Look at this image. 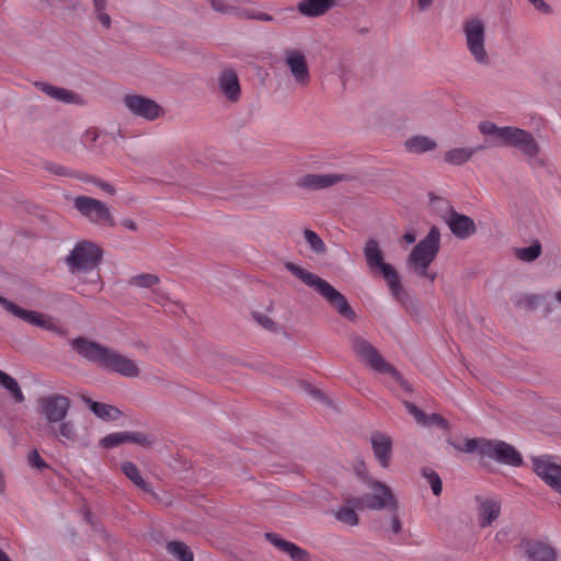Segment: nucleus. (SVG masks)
Instances as JSON below:
<instances>
[{
    "mask_svg": "<svg viewBox=\"0 0 561 561\" xmlns=\"http://www.w3.org/2000/svg\"><path fill=\"white\" fill-rule=\"evenodd\" d=\"M37 413L45 420V432L47 436L66 444L79 439V431L68 413L71 400L61 393H49L42 396L36 401Z\"/></svg>",
    "mask_w": 561,
    "mask_h": 561,
    "instance_id": "f257e3e1",
    "label": "nucleus"
},
{
    "mask_svg": "<svg viewBox=\"0 0 561 561\" xmlns=\"http://www.w3.org/2000/svg\"><path fill=\"white\" fill-rule=\"evenodd\" d=\"M70 345L84 359L126 378L140 376L137 363L124 354L83 336L70 341Z\"/></svg>",
    "mask_w": 561,
    "mask_h": 561,
    "instance_id": "f03ea898",
    "label": "nucleus"
},
{
    "mask_svg": "<svg viewBox=\"0 0 561 561\" xmlns=\"http://www.w3.org/2000/svg\"><path fill=\"white\" fill-rule=\"evenodd\" d=\"M363 251L368 268L382 274L393 298L408 310L416 309V302L404 290L397 270L383 261L379 242L376 239L367 240Z\"/></svg>",
    "mask_w": 561,
    "mask_h": 561,
    "instance_id": "7ed1b4c3",
    "label": "nucleus"
},
{
    "mask_svg": "<svg viewBox=\"0 0 561 561\" xmlns=\"http://www.w3.org/2000/svg\"><path fill=\"white\" fill-rule=\"evenodd\" d=\"M285 268L319 294L341 317L350 321L356 320V313L345 296L325 279L293 262H286Z\"/></svg>",
    "mask_w": 561,
    "mask_h": 561,
    "instance_id": "20e7f679",
    "label": "nucleus"
},
{
    "mask_svg": "<svg viewBox=\"0 0 561 561\" xmlns=\"http://www.w3.org/2000/svg\"><path fill=\"white\" fill-rule=\"evenodd\" d=\"M439 249L440 232L437 227L433 226L426 237L420 240L408 255L405 262L408 271L419 277L434 282L437 272L430 271L428 267L436 259Z\"/></svg>",
    "mask_w": 561,
    "mask_h": 561,
    "instance_id": "39448f33",
    "label": "nucleus"
},
{
    "mask_svg": "<svg viewBox=\"0 0 561 561\" xmlns=\"http://www.w3.org/2000/svg\"><path fill=\"white\" fill-rule=\"evenodd\" d=\"M350 339L352 351L366 366L377 373L391 376L404 390L412 391L409 382L369 341L358 334H353Z\"/></svg>",
    "mask_w": 561,
    "mask_h": 561,
    "instance_id": "423d86ee",
    "label": "nucleus"
},
{
    "mask_svg": "<svg viewBox=\"0 0 561 561\" xmlns=\"http://www.w3.org/2000/svg\"><path fill=\"white\" fill-rule=\"evenodd\" d=\"M465 45L472 59L480 66L491 64V55L486 48V25L485 22L472 16L462 23Z\"/></svg>",
    "mask_w": 561,
    "mask_h": 561,
    "instance_id": "0eeeda50",
    "label": "nucleus"
},
{
    "mask_svg": "<svg viewBox=\"0 0 561 561\" xmlns=\"http://www.w3.org/2000/svg\"><path fill=\"white\" fill-rule=\"evenodd\" d=\"M366 485L371 490V493L359 497H350L351 504L362 505L363 508L371 511H399V500L389 485L376 479H368Z\"/></svg>",
    "mask_w": 561,
    "mask_h": 561,
    "instance_id": "6e6552de",
    "label": "nucleus"
},
{
    "mask_svg": "<svg viewBox=\"0 0 561 561\" xmlns=\"http://www.w3.org/2000/svg\"><path fill=\"white\" fill-rule=\"evenodd\" d=\"M72 207L92 225L110 228L116 225L111 207L101 199L78 195L72 198Z\"/></svg>",
    "mask_w": 561,
    "mask_h": 561,
    "instance_id": "1a4fd4ad",
    "label": "nucleus"
},
{
    "mask_svg": "<svg viewBox=\"0 0 561 561\" xmlns=\"http://www.w3.org/2000/svg\"><path fill=\"white\" fill-rule=\"evenodd\" d=\"M103 251L94 242L82 240L78 242L66 257V264L71 273L89 272L102 261Z\"/></svg>",
    "mask_w": 561,
    "mask_h": 561,
    "instance_id": "9d476101",
    "label": "nucleus"
},
{
    "mask_svg": "<svg viewBox=\"0 0 561 561\" xmlns=\"http://www.w3.org/2000/svg\"><path fill=\"white\" fill-rule=\"evenodd\" d=\"M0 305L14 317L42 329L58 332L59 328L49 314L24 309L13 301L0 296Z\"/></svg>",
    "mask_w": 561,
    "mask_h": 561,
    "instance_id": "9b49d317",
    "label": "nucleus"
},
{
    "mask_svg": "<svg viewBox=\"0 0 561 561\" xmlns=\"http://www.w3.org/2000/svg\"><path fill=\"white\" fill-rule=\"evenodd\" d=\"M123 104L130 114L146 121H156L164 115V110L160 104L144 95L126 94L123 98Z\"/></svg>",
    "mask_w": 561,
    "mask_h": 561,
    "instance_id": "f8f14e48",
    "label": "nucleus"
},
{
    "mask_svg": "<svg viewBox=\"0 0 561 561\" xmlns=\"http://www.w3.org/2000/svg\"><path fill=\"white\" fill-rule=\"evenodd\" d=\"M503 147H513L524 156L535 158L540 152V146L527 130L511 126Z\"/></svg>",
    "mask_w": 561,
    "mask_h": 561,
    "instance_id": "ddd939ff",
    "label": "nucleus"
},
{
    "mask_svg": "<svg viewBox=\"0 0 561 561\" xmlns=\"http://www.w3.org/2000/svg\"><path fill=\"white\" fill-rule=\"evenodd\" d=\"M484 457L514 467H519L523 463V458L515 447L503 440L488 439Z\"/></svg>",
    "mask_w": 561,
    "mask_h": 561,
    "instance_id": "4468645a",
    "label": "nucleus"
},
{
    "mask_svg": "<svg viewBox=\"0 0 561 561\" xmlns=\"http://www.w3.org/2000/svg\"><path fill=\"white\" fill-rule=\"evenodd\" d=\"M285 65L290 70L295 82L300 87H306L310 81V72L305 54L298 49H286L284 51Z\"/></svg>",
    "mask_w": 561,
    "mask_h": 561,
    "instance_id": "2eb2a0df",
    "label": "nucleus"
},
{
    "mask_svg": "<svg viewBox=\"0 0 561 561\" xmlns=\"http://www.w3.org/2000/svg\"><path fill=\"white\" fill-rule=\"evenodd\" d=\"M535 472L554 491L561 494V463L551 457L534 459Z\"/></svg>",
    "mask_w": 561,
    "mask_h": 561,
    "instance_id": "dca6fc26",
    "label": "nucleus"
},
{
    "mask_svg": "<svg viewBox=\"0 0 561 561\" xmlns=\"http://www.w3.org/2000/svg\"><path fill=\"white\" fill-rule=\"evenodd\" d=\"M220 95L230 103H237L241 99V87L237 72L232 69L222 70L217 79Z\"/></svg>",
    "mask_w": 561,
    "mask_h": 561,
    "instance_id": "f3484780",
    "label": "nucleus"
},
{
    "mask_svg": "<svg viewBox=\"0 0 561 561\" xmlns=\"http://www.w3.org/2000/svg\"><path fill=\"white\" fill-rule=\"evenodd\" d=\"M474 501L477 503L479 525L481 527L491 526L501 514V502L495 497L485 495H477Z\"/></svg>",
    "mask_w": 561,
    "mask_h": 561,
    "instance_id": "a211bd4d",
    "label": "nucleus"
},
{
    "mask_svg": "<svg viewBox=\"0 0 561 561\" xmlns=\"http://www.w3.org/2000/svg\"><path fill=\"white\" fill-rule=\"evenodd\" d=\"M444 220L450 231L459 239H467L477 232V226L473 219L454 209L449 210L444 217Z\"/></svg>",
    "mask_w": 561,
    "mask_h": 561,
    "instance_id": "6ab92c4d",
    "label": "nucleus"
},
{
    "mask_svg": "<svg viewBox=\"0 0 561 561\" xmlns=\"http://www.w3.org/2000/svg\"><path fill=\"white\" fill-rule=\"evenodd\" d=\"M346 176L343 174H306L298 179L297 186L308 191H318L331 187L337 183L345 181Z\"/></svg>",
    "mask_w": 561,
    "mask_h": 561,
    "instance_id": "aec40b11",
    "label": "nucleus"
},
{
    "mask_svg": "<svg viewBox=\"0 0 561 561\" xmlns=\"http://www.w3.org/2000/svg\"><path fill=\"white\" fill-rule=\"evenodd\" d=\"M371 449L375 458L382 468H388L392 454V439L381 432H374L370 436Z\"/></svg>",
    "mask_w": 561,
    "mask_h": 561,
    "instance_id": "412c9836",
    "label": "nucleus"
},
{
    "mask_svg": "<svg viewBox=\"0 0 561 561\" xmlns=\"http://www.w3.org/2000/svg\"><path fill=\"white\" fill-rule=\"evenodd\" d=\"M265 538L279 551L286 553L293 561H311L310 554L307 550L300 548L294 542L283 539L275 533H266Z\"/></svg>",
    "mask_w": 561,
    "mask_h": 561,
    "instance_id": "4be33fe9",
    "label": "nucleus"
},
{
    "mask_svg": "<svg viewBox=\"0 0 561 561\" xmlns=\"http://www.w3.org/2000/svg\"><path fill=\"white\" fill-rule=\"evenodd\" d=\"M34 87L56 101L62 103H81L80 96L68 89L56 87L44 81L34 82Z\"/></svg>",
    "mask_w": 561,
    "mask_h": 561,
    "instance_id": "5701e85b",
    "label": "nucleus"
},
{
    "mask_svg": "<svg viewBox=\"0 0 561 561\" xmlns=\"http://www.w3.org/2000/svg\"><path fill=\"white\" fill-rule=\"evenodd\" d=\"M336 4L335 0H301L297 3V11L307 18L324 15Z\"/></svg>",
    "mask_w": 561,
    "mask_h": 561,
    "instance_id": "b1692460",
    "label": "nucleus"
},
{
    "mask_svg": "<svg viewBox=\"0 0 561 561\" xmlns=\"http://www.w3.org/2000/svg\"><path fill=\"white\" fill-rule=\"evenodd\" d=\"M525 554L530 561H556L557 551L540 541H529L524 546Z\"/></svg>",
    "mask_w": 561,
    "mask_h": 561,
    "instance_id": "393cba45",
    "label": "nucleus"
},
{
    "mask_svg": "<svg viewBox=\"0 0 561 561\" xmlns=\"http://www.w3.org/2000/svg\"><path fill=\"white\" fill-rule=\"evenodd\" d=\"M482 147H456L444 152L445 163L454 167H460L469 162L478 150Z\"/></svg>",
    "mask_w": 561,
    "mask_h": 561,
    "instance_id": "a878e982",
    "label": "nucleus"
},
{
    "mask_svg": "<svg viewBox=\"0 0 561 561\" xmlns=\"http://www.w3.org/2000/svg\"><path fill=\"white\" fill-rule=\"evenodd\" d=\"M404 149L414 154H422L428 151H434L437 148L435 139L425 135H415L408 138L404 144Z\"/></svg>",
    "mask_w": 561,
    "mask_h": 561,
    "instance_id": "bb28decb",
    "label": "nucleus"
},
{
    "mask_svg": "<svg viewBox=\"0 0 561 561\" xmlns=\"http://www.w3.org/2000/svg\"><path fill=\"white\" fill-rule=\"evenodd\" d=\"M510 128L511 126L500 127L490 121H482L478 125L481 135L493 139V146H504Z\"/></svg>",
    "mask_w": 561,
    "mask_h": 561,
    "instance_id": "cd10ccee",
    "label": "nucleus"
},
{
    "mask_svg": "<svg viewBox=\"0 0 561 561\" xmlns=\"http://www.w3.org/2000/svg\"><path fill=\"white\" fill-rule=\"evenodd\" d=\"M82 400L98 417L104 421H115L122 415L121 410L114 405L96 402L87 397Z\"/></svg>",
    "mask_w": 561,
    "mask_h": 561,
    "instance_id": "c85d7f7f",
    "label": "nucleus"
},
{
    "mask_svg": "<svg viewBox=\"0 0 561 561\" xmlns=\"http://www.w3.org/2000/svg\"><path fill=\"white\" fill-rule=\"evenodd\" d=\"M355 508H363L362 505H354L350 503V499L346 500V504L340 506L333 512V516L342 524L355 527L359 523V517L355 512Z\"/></svg>",
    "mask_w": 561,
    "mask_h": 561,
    "instance_id": "c756f323",
    "label": "nucleus"
},
{
    "mask_svg": "<svg viewBox=\"0 0 561 561\" xmlns=\"http://www.w3.org/2000/svg\"><path fill=\"white\" fill-rule=\"evenodd\" d=\"M124 474L139 489L142 491L150 493L153 497H158V495L151 490L149 484L142 479L139 473L138 468L131 461H125L121 466Z\"/></svg>",
    "mask_w": 561,
    "mask_h": 561,
    "instance_id": "7c9ffc66",
    "label": "nucleus"
},
{
    "mask_svg": "<svg viewBox=\"0 0 561 561\" xmlns=\"http://www.w3.org/2000/svg\"><path fill=\"white\" fill-rule=\"evenodd\" d=\"M128 286L139 289H150L156 293V286L160 284V277L153 273H139L127 280Z\"/></svg>",
    "mask_w": 561,
    "mask_h": 561,
    "instance_id": "2f4dec72",
    "label": "nucleus"
},
{
    "mask_svg": "<svg viewBox=\"0 0 561 561\" xmlns=\"http://www.w3.org/2000/svg\"><path fill=\"white\" fill-rule=\"evenodd\" d=\"M449 444L461 453L473 454L478 453L481 457H484V450L486 449L488 439L485 438H466L462 444L449 442Z\"/></svg>",
    "mask_w": 561,
    "mask_h": 561,
    "instance_id": "473e14b6",
    "label": "nucleus"
},
{
    "mask_svg": "<svg viewBox=\"0 0 561 561\" xmlns=\"http://www.w3.org/2000/svg\"><path fill=\"white\" fill-rule=\"evenodd\" d=\"M0 386H2L4 389H7L16 402L24 401V394H23L18 381L13 377H11L10 375H8L7 373H4L2 370H0Z\"/></svg>",
    "mask_w": 561,
    "mask_h": 561,
    "instance_id": "72a5a7b5",
    "label": "nucleus"
},
{
    "mask_svg": "<svg viewBox=\"0 0 561 561\" xmlns=\"http://www.w3.org/2000/svg\"><path fill=\"white\" fill-rule=\"evenodd\" d=\"M542 252V248L539 241H535L531 245L526 248H515V256L523 262H533L537 260Z\"/></svg>",
    "mask_w": 561,
    "mask_h": 561,
    "instance_id": "f704fd0d",
    "label": "nucleus"
},
{
    "mask_svg": "<svg viewBox=\"0 0 561 561\" xmlns=\"http://www.w3.org/2000/svg\"><path fill=\"white\" fill-rule=\"evenodd\" d=\"M167 550L180 561H193V552L188 546L182 541L168 542Z\"/></svg>",
    "mask_w": 561,
    "mask_h": 561,
    "instance_id": "c9c22d12",
    "label": "nucleus"
},
{
    "mask_svg": "<svg viewBox=\"0 0 561 561\" xmlns=\"http://www.w3.org/2000/svg\"><path fill=\"white\" fill-rule=\"evenodd\" d=\"M304 237L310 249L317 254H324L327 247L322 239L311 229L304 230Z\"/></svg>",
    "mask_w": 561,
    "mask_h": 561,
    "instance_id": "e433bc0d",
    "label": "nucleus"
},
{
    "mask_svg": "<svg viewBox=\"0 0 561 561\" xmlns=\"http://www.w3.org/2000/svg\"><path fill=\"white\" fill-rule=\"evenodd\" d=\"M542 300V297L541 296H538V295H520L518 297L515 298V306L520 308V309H524V310H527V311H530V310H535L538 305L541 302Z\"/></svg>",
    "mask_w": 561,
    "mask_h": 561,
    "instance_id": "4c0bfd02",
    "label": "nucleus"
},
{
    "mask_svg": "<svg viewBox=\"0 0 561 561\" xmlns=\"http://www.w3.org/2000/svg\"><path fill=\"white\" fill-rule=\"evenodd\" d=\"M239 18L245 19V20L264 21V22L274 21V18L271 14L261 12V11H256L255 9L250 8V7H240Z\"/></svg>",
    "mask_w": 561,
    "mask_h": 561,
    "instance_id": "58836bf2",
    "label": "nucleus"
},
{
    "mask_svg": "<svg viewBox=\"0 0 561 561\" xmlns=\"http://www.w3.org/2000/svg\"><path fill=\"white\" fill-rule=\"evenodd\" d=\"M125 439L126 443H134L146 448L151 447L154 443L151 435L141 432H125Z\"/></svg>",
    "mask_w": 561,
    "mask_h": 561,
    "instance_id": "ea45409f",
    "label": "nucleus"
},
{
    "mask_svg": "<svg viewBox=\"0 0 561 561\" xmlns=\"http://www.w3.org/2000/svg\"><path fill=\"white\" fill-rule=\"evenodd\" d=\"M252 318L260 327H262L266 331L276 333L279 330L278 324L270 316L265 313L253 311Z\"/></svg>",
    "mask_w": 561,
    "mask_h": 561,
    "instance_id": "a19ab883",
    "label": "nucleus"
},
{
    "mask_svg": "<svg viewBox=\"0 0 561 561\" xmlns=\"http://www.w3.org/2000/svg\"><path fill=\"white\" fill-rule=\"evenodd\" d=\"M422 476L431 484L434 495L438 496L442 493V480H440L439 476L435 471H433L428 468H425L422 470Z\"/></svg>",
    "mask_w": 561,
    "mask_h": 561,
    "instance_id": "79ce46f5",
    "label": "nucleus"
},
{
    "mask_svg": "<svg viewBox=\"0 0 561 561\" xmlns=\"http://www.w3.org/2000/svg\"><path fill=\"white\" fill-rule=\"evenodd\" d=\"M125 443H126L125 432H117V433L110 434L100 440V445L107 449L116 447V446L125 444Z\"/></svg>",
    "mask_w": 561,
    "mask_h": 561,
    "instance_id": "37998d69",
    "label": "nucleus"
},
{
    "mask_svg": "<svg viewBox=\"0 0 561 561\" xmlns=\"http://www.w3.org/2000/svg\"><path fill=\"white\" fill-rule=\"evenodd\" d=\"M211 8L220 13L233 14L239 18L240 7L230 5L225 2V0H208Z\"/></svg>",
    "mask_w": 561,
    "mask_h": 561,
    "instance_id": "c03bdc74",
    "label": "nucleus"
},
{
    "mask_svg": "<svg viewBox=\"0 0 561 561\" xmlns=\"http://www.w3.org/2000/svg\"><path fill=\"white\" fill-rule=\"evenodd\" d=\"M78 179L93 183L95 186L100 187L103 192L111 196H114L116 194V188L108 182L95 178H90L87 175H79Z\"/></svg>",
    "mask_w": 561,
    "mask_h": 561,
    "instance_id": "a18cd8bd",
    "label": "nucleus"
},
{
    "mask_svg": "<svg viewBox=\"0 0 561 561\" xmlns=\"http://www.w3.org/2000/svg\"><path fill=\"white\" fill-rule=\"evenodd\" d=\"M353 470L358 479L362 480L363 483H367L368 479H374L367 472L366 462L362 458H357L353 463Z\"/></svg>",
    "mask_w": 561,
    "mask_h": 561,
    "instance_id": "49530a36",
    "label": "nucleus"
},
{
    "mask_svg": "<svg viewBox=\"0 0 561 561\" xmlns=\"http://www.w3.org/2000/svg\"><path fill=\"white\" fill-rule=\"evenodd\" d=\"M45 169L50 174H54L57 176H76V174L72 171L68 170L67 168H65L64 165H60V164L47 163ZM78 176L79 175H77V178Z\"/></svg>",
    "mask_w": 561,
    "mask_h": 561,
    "instance_id": "de8ad7c7",
    "label": "nucleus"
},
{
    "mask_svg": "<svg viewBox=\"0 0 561 561\" xmlns=\"http://www.w3.org/2000/svg\"><path fill=\"white\" fill-rule=\"evenodd\" d=\"M436 425L444 430H448V422L446 419H444L440 414L433 413L430 415H426V421L424 423V426H431Z\"/></svg>",
    "mask_w": 561,
    "mask_h": 561,
    "instance_id": "09e8293b",
    "label": "nucleus"
},
{
    "mask_svg": "<svg viewBox=\"0 0 561 561\" xmlns=\"http://www.w3.org/2000/svg\"><path fill=\"white\" fill-rule=\"evenodd\" d=\"M404 407L408 411L415 417L416 422L421 425H424L426 421V415L422 410H420L415 404L404 401Z\"/></svg>",
    "mask_w": 561,
    "mask_h": 561,
    "instance_id": "8fccbe9b",
    "label": "nucleus"
},
{
    "mask_svg": "<svg viewBox=\"0 0 561 561\" xmlns=\"http://www.w3.org/2000/svg\"><path fill=\"white\" fill-rule=\"evenodd\" d=\"M389 513L391 514L390 526L386 529L390 530L394 535H400L402 531V525L398 511H389Z\"/></svg>",
    "mask_w": 561,
    "mask_h": 561,
    "instance_id": "3c124183",
    "label": "nucleus"
},
{
    "mask_svg": "<svg viewBox=\"0 0 561 561\" xmlns=\"http://www.w3.org/2000/svg\"><path fill=\"white\" fill-rule=\"evenodd\" d=\"M28 463L30 466L37 468V469H44L47 468V463L42 459L37 450H33L28 455Z\"/></svg>",
    "mask_w": 561,
    "mask_h": 561,
    "instance_id": "603ef678",
    "label": "nucleus"
},
{
    "mask_svg": "<svg viewBox=\"0 0 561 561\" xmlns=\"http://www.w3.org/2000/svg\"><path fill=\"white\" fill-rule=\"evenodd\" d=\"M536 10L540 11L543 14L551 13V7L545 2V0H528Z\"/></svg>",
    "mask_w": 561,
    "mask_h": 561,
    "instance_id": "864d4df0",
    "label": "nucleus"
},
{
    "mask_svg": "<svg viewBox=\"0 0 561 561\" xmlns=\"http://www.w3.org/2000/svg\"><path fill=\"white\" fill-rule=\"evenodd\" d=\"M96 19L100 21V23L105 27L110 28L112 25L111 16L104 11L95 12Z\"/></svg>",
    "mask_w": 561,
    "mask_h": 561,
    "instance_id": "5fc2aeb1",
    "label": "nucleus"
},
{
    "mask_svg": "<svg viewBox=\"0 0 561 561\" xmlns=\"http://www.w3.org/2000/svg\"><path fill=\"white\" fill-rule=\"evenodd\" d=\"M122 226L133 232H136L138 230L137 222L130 218L123 219Z\"/></svg>",
    "mask_w": 561,
    "mask_h": 561,
    "instance_id": "6e6d98bb",
    "label": "nucleus"
},
{
    "mask_svg": "<svg viewBox=\"0 0 561 561\" xmlns=\"http://www.w3.org/2000/svg\"><path fill=\"white\" fill-rule=\"evenodd\" d=\"M434 3V0H417V9L421 12L428 10Z\"/></svg>",
    "mask_w": 561,
    "mask_h": 561,
    "instance_id": "4d7b16f0",
    "label": "nucleus"
},
{
    "mask_svg": "<svg viewBox=\"0 0 561 561\" xmlns=\"http://www.w3.org/2000/svg\"><path fill=\"white\" fill-rule=\"evenodd\" d=\"M402 239L408 243L412 244L416 240V234L413 231L405 232L402 237Z\"/></svg>",
    "mask_w": 561,
    "mask_h": 561,
    "instance_id": "13d9d810",
    "label": "nucleus"
},
{
    "mask_svg": "<svg viewBox=\"0 0 561 561\" xmlns=\"http://www.w3.org/2000/svg\"><path fill=\"white\" fill-rule=\"evenodd\" d=\"M94 11H104L106 7V0H93Z\"/></svg>",
    "mask_w": 561,
    "mask_h": 561,
    "instance_id": "bf43d9fd",
    "label": "nucleus"
},
{
    "mask_svg": "<svg viewBox=\"0 0 561 561\" xmlns=\"http://www.w3.org/2000/svg\"><path fill=\"white\" fill-rule=\"evenodd\" d=\"M507 534H508L507 530H500V531L496 533L495 539L501 542V541H503L505 539Z\"/></svg>",
    "mask_w": 561,
    "mask_h": 561,
    "instance_id": "052dcab7",
    "label": "nucleus"
},
{
    "mask_svg": "<svg viewBox=\"0 0 561 561\" xmlns=\"http://www.w3.org/2000/svg\"><path fill=\"white\" fill-rule=\"evenodd\" d=\"M0 561H11L8 554L2 549H0Z\"/></svg>",
    "mask_w": 561,
    "mask_h": 561,
    "instance_id": "680f3d73",
    "label": "nucleus"
},
{
    "mask_svg": "<svg viewBox=\"0 0 561 561\" xmlns=\"http://www.w3.org/2000/svg\"><path fill=\"white\" fill-rule=\"evenodd\" d=\"M554 297H556L557 301L561 304V288L556 293Z\"/></svg>",
    "mask_w": 561,
    "mask_h": 561,
    "instance_id": "e2e57ef3",
    "label": "nucleus"
},
{
    "mask_svg": "<svg viewBox=\"0 0 561 561\" xmlns=\"http://www.w3.org/2000/svg\"><path fill=\"white\" fill-rule=\"evenodd\" d=\"M91 283H101V276L98 274L96 278L92 280Z\"/></svg>",
    "mask_w": 561,
    "mask_h": 561,
    "instance_id": "0e129e2a",
    "label": "nucleus"
}]
</instances>
